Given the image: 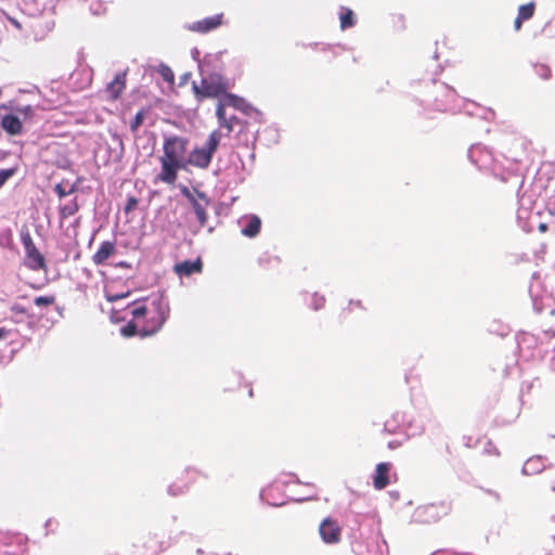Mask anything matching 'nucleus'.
Returning <instances> with one entry per match:
<instances>
[{"label": "nucleus", "instance_id": "nucleus-1", "mask_svg": "<svg viewBox=\"0 0 555 555\" xmlns=\"http://www.w3.org/2000/svg\"><path fill=\"white\" fill-rule=\"evenodd\" d=\"M168 313V305L160 297L152 300L150 307L134 302V308L131 310L133 319L140 321L141 337L156 334L163 327Z\"/></svg>", "mask_w": 555, "mask_h": 555}, {"label": "nucleus", "instance_id": "nucleus-2", "mask_svg": "<svg viewBox=\"0 0 555 555\" xmlns=\"http://www.w3.org/2000/svg\"><path fill=\"white\" fill-rule=\"evenodd\" d=\"M228 80L219 74H210L203 77L197 83L192 82V91L197 102H203L205 99H218L224 94L229 89Z\"/></svg>", "mask_w": 555, "mask_h": 555}, {"label": "nucleus", "instance_id": "nucleus-3", "mask_svg": "<svg viewBox=\"0 0 555 555\" xmlns=\"http://www.w3.org/2000/svg\"><path fill=\"white\" fill-rule=\"evenodd\" d=\"M221 132L219 130H214L206 142V145L201 149H194L188 158V164L206 169L211 163V158L214 153L217 151L220 140H221Z\"/></svg>", "mask_w": 555, "mask_h": 555}, {"label": "nucleus", "instance_id": "nucleus-4", "mask_svg": "<svg viewBox=\"0 0 555 555\" xmlns=\"http://www.w3.org/2000/svg\"><path fill=\"white\" fill-rule=\"evenodd\" d=\"M186 150L188 140L178 135H172L165 139L163 145V155L160 157L184 168Z\"/></svg>", "mask_w": 555, "mask_h": 555}, {"label": "nucleus", "instance_id": "nucleus-5", "mask_svg": "<svg viewBox=\"0 0 555 555\" xmlns=\"http://www.w3.org/2000/svg\"><path fill=\"white\" fill-rule=\"evenodd\" d=\"M182 194L190 202L198 220L199 227H206L208 222L207 208L210 206V198L204 192L198 190L191 192L188 188H183Z\"/></svg>", "mask_w": 555, "mask_h": 555}, {"label": "nucleus", "instance_id": "nucleus-6", "mask_svg": "<svg viewBox=\"0 0 555 555\" xmlns=\"http://www.w3.org/2000/svg\"><path fill=\"white\" fill-rule=\"evenodd\" d=\"M319 532L326 544H336L341 540V527L338 521L332 517H326L322 520Z\"/></svg>", "mask_w": 555, "mask_h": 555}, {"label": "nucleus", "instance_id": "nucleus-7", "mask_svg": "<svg viewBox=\"0 0 555 555\" xmlns=\"http://www.w3.org/2000/svg\"><path fill=\"white\" fill-rule=\"evenodd\" d=\"M22 243L29 261L28 267L33 270L43 269L46 266L44 257L37 249L31 236L28 233L22 236Z\"/></svg>", "mask_w": 555, "mask_h": 555}, {"label": "nucleus", "instance_id": "nucleus-8", "mask_svg": "<svg viewBox=\"0 0 555 555\" xmlns=\"http://www.w3.org/2000/svg\"><path fill=\"white\" fill-rule=\"evenodd\" d=\"M451 513V503L439 501L422 506L421 514L426 521H437Z\"/></svg>", "mask_w": 555, "mask_h": 555}, {"label": "nucleus", "instance_id": "nucleus-9", "mask_svg": "<svg viewBox=\"0 0 555 555\" xmlns=\"http://www.w3.org/2000/svg\"><path fill=\"white\" fill-rule=\"evenodd\" d=\"M160 171L155 178V182H163L169 185H173L178 178V172L182 167L169 160H165L159 157Z\"/></svg>", "mask_w": 555, "mask_h": 555}, {"label": "nucleus", "instance_id": "nucleus-10", "mask_svg": "<svg viewBox=\"0 0 555 555\" xmlns=\"http://www.w3.org/2000/svg\"><path fill=\"white\" fill-rule=\"evenodd\" d=\"M223 14L205 17L201 21L194 22L189 26V29L199 34H207L217 29L222 25Z\"/></svg>", "mask_w": 555, "mask_h": 555}, {"label": "nucleus", "instance_id": "nucleus-11", "mask_svg": "<svg viewBox=\"0 0 555 555\" xmlns=\"http://www.w3.org/2000/svg\"><path fill=\"white\" fill-rule=\"evenodd\" d=\"M391 463H378L373 475V487L376 490H383L390 483Z\"/></svg>", "mask_w": 555, "mask_h": 555}, {"label": "nucleus", "instance_id": "nucleus-12", "mask_svg": "<svg viewBox=\"0 0 555 555\" xmlns=\"http://www.w3.org/2000/svg\"><path fill=\"white\" fill-rule=\"evenodd\" d=\"M127 74L126 72L118 73L106 88L105 93L109 101H116L126 89Z\"/></svg>", "mask_w": 555, "mask_h": 555}, {"label": "nucleus", "instance_id": "nucleus-13", "mask_svg": "<svg viewBox=\"0 0 555 555\" xmlns=\"http://www.w3.org/2000/svg\"><path fill=\"white\" fill-rule=\"evenodd\" d=\"M201 477V473L196 469H186L184 470L177 479V481L171 486V490L176 494L177 492H183L189 488L190 483H194Z\"/></svg>", "mask_w": 555, "mask_h": 555}, {"label": "nucleus", "instance_id": "nucleus-14", "mask_svg": "<svg viewBox=\"0 0 555 555\" xmlns=\"http://www.w3.org/2000/svg\"><path fill=\"white\" fill-rule=\"evenodd\" d=\"M203 271V262L201 258L196 260H184L182 262L176 263L173 267V272L179 276H190L194 273H201Z\"/></svg>", "mask_w": 555, "mask_h": 555}, {"label": "nucleus", "instance_id": "nucleus-15", "mask_svg": "<svg viewBox=\"0 0 555 555\" xmlns=\"http://www.w3.org/2000/svg\"><path fill=\"white\" fill-rule=\"evenodd\" d=\"M116 253V244L112 241L101 243L99 249L93 254L92 261L96 266L104 264L108 258Z\"/></svg>", "mask_w": 555, "mask_h": 555}, {"label": "nucleus", "instance_id": "nucleus-16", "mask_svg": "<svg viewBox=\"0 0 555 555\" xmlns=\"http://www.w3.org/2000/svg\"><path fill=\"white\" fill-rule=\"evenodd\" d=\"M220 100L225 106H231L235 109L243 112L244 114H248L253 109L251 105L247 103L245 99L236 94L229 93L228 91H225L224 94L221 95Z\"/></svg>", "mask_w": 555, "mask_h": 555}, {"label": "nucleus", "instance_id": "nucleus-17", "mask_svg": "<svg viewBox=\"0 0 555 555\" xmlns=\"http://www.w3.org/2000/svg\"><path fill=\"white\" fill-rule=\"evenodd\" d=\"M1 127L7 133L11 135H18L23 131L22 120L18 116L13 114L2 115Z\"/></svg>", "mask_w": 555, "mask_h": 555}, {"label": "nucleus", "instance_id": "nucleus-18", "mask_svg": "<svg viewBox=\"0 0 555 555\" xmlns=\"http://www.w3.org/2000/svg\"><path fill=\"white\" fill-rule=\"evenodd\" d=\"M261 220L257 216H251L247 224L243 228L242 233L247 237H255L260 232Z\"/></svg>", "mask_w": 555, "mask_h": 555}, {"label": "nucleus", "instance_id": "nucleus-19", "mask_svg": "<svg viewBox=\"0 0 555 555\" xmlns=\"http://www.w3.org/2000/svg\"><path fill=\"white\" fill-rule=\"evenodd\" d=\"M542 459L540 456L530 457L525 462L522 472L526 475H533L540 473L542 470Z\"/></svg>", "mask_w": 555, "mask_h": 555}, {"label": "nucleus", "instance_id": "nucleus-20", "mask_svg": "<svg viewBox=\"0 0 555 555\" xmlns=\"http://www.w3.org/2000/svg\"><path fill=\"white\" fill-rule=\"evenodd\" d=\"M339 20H340V28L343 30H345L347 28H351L356 24L354 13L349 8H341L340 14H339Z\"/></svg>", "mask_w": 555, "mask_h": 555}, {"label": "nucleus", "instance_id": "nucleus-21", "mask_svg": "<svg viewBox=\"0 0 555 555\" xmlns=\"http://www.w3.org/2000/svg\"><path fill=\"white\" fill-rule=\"evenodd\" d=\"M79 210V205L76 199L61 206L59 208L61 219H68Z\"/></svg>", "mask_w": 555, "mask_h": 555}, {"label": "nucleus", "instance_id": "nucleus-22", "mask_svg": "<svg viewBox=\"0 0 555 555\" xmlns=\"http://www.w3.org/2000/svg\"><path fill=\"white\" fill-rule=\"evenodd\" d=\"M541 480L544 487L555 491V467L550 466L548 468L544 469Z\"/></svg>", "mask_w": 555, "mask_h": 555}, {"label": "nucleus", "instance_id": "nucleus-23", "mask_svg": "<svg viewBox=\"0 0 555 555\" xmlns=\"http://www.w3.org/2000/svg\"><path fill=\"white\" fill-rule=\"evenodd\" d=\"M120 332L125 337H131L137 334L140 335V321L135 319L131 320L125 326L121 327Z\"/></svg>", "mask_w": 555, "mask_h": 555}, {"label": "nucleus", "instance_id": "nucleus-24", "mask_svg": "<svg viewBox=\"0 0 555 555\" xmlns=\"http://www.w3.org/2000/svg\"><path fill=\"white\" fill-rule=\"evenodd\" d=\"M534 12H535L534 2H529V3L522 4L518 9V15L520 16V18H524L525 21L530 20L534 15Z\"/></svg>", "mask_w": 555, "mask_h": 555}, {"label": "nucleus", "instance_id": "nucleus-25", "mask_svg": "<svg viewBox=\"0 0 555 555\" xmlns=\"http://www.w3.org/2000/svg\"><path fill=\"white\" fill-rule=\"evenodd\" d=\"M158 73L162 76V78L166 82H168L170 86L175 85V73L172 72V69L169 66L160 65Z\"/></svg>", "mask_w": 555, "mask_h": 555}, {"label": "nucleus", "instance_id": "nucleus-26", "mask_svg": "<svg viewBox=\"0 0 555 555\" xmlns=\"http://www.w3.org/2000/svg\"><path fill=\"white\" fill-rule=\"evenodd\" d=\"M145 115H146V111L145 109H140L133 120L130 122V129L133 133H135L139 128L142 126L143 121H144V118H145Z\"/></svg>", "mask_w": 555, "mask_h": 555}, {"label": "nucleus", "instance_id": "nucleus-27", "mask_svg": "<svg viewBox=\"0 0 555 555\" xmlns=\"http://www.w3.org/2000/svg\"><path fill=\"white\" fill-rule=\"evenodd\" d=\"M363 309V306L361 304L360 300H350L348 306L346 308H344L340 312V318L343 320H347L349 314L354 310V309Z\"/></svg>", "mask_w": 555, "mask_h": 555}, {"label": "nucleus", "instance_id": "nucleus-28", "mask_svg": "<svg viewBox=\"0 0 555 555\" xmlns=\"http://www.w3.org/2000/svg\"><path fill=\"white\" fill-rule=\"evenodd\" d=\"M34 302L38 307H49V306L54 305L55 296H53V295L39 296V297L35 298Z\"/></svg>", "mask_w": 555, "mask_h": 555}, {"label": "nucleus", "instance_id": "nucleus-29", "mask_svg": "<svg viewBox=\"0 0 555 555\" xmlns=\"http://www.w3.org/2000/svg\"><path fill=\"white\" fill-rule=\"evenodd\" d=\"M76 191V185L73 184L68 190L65 189V186L63 185V183H57L55 186H54V192L57 194V196L60 198L62 197H65L67 195H70L73 194L74 192Z\"/></svg>", "mask_w": 555, "mask_h": 555}, {"label": "nucleus", "instance_id": "nucleus-30", "mask_svg": "<svg viewBox=\"0 0 555 555\" xmlns=\"http://www.w3.org/2000/svg\"><path fill=\"white\" fill-rule=\"evenodd\" d=\"M225 107L227 106L222 103V101L218 100L217 107H216V116H217L219 126H221L222 122H225V119H227Z\"/></svg>", "mask_w": 555, "mask_h": 555}, {"label": "nucleus", "instance_id": "nucleus-31", "mask_svg": "<svg viewBox=\"0 0 555 555\" xmlns=\"http://www.w3.org/2000/svg\"><path fill=\"white\" fill-rule=\"evenodd\" d=\"M535 73L542 78V79H550L552 76V70L548 66L544 64H537L534 66Z\"/></svg>", "mask_w": 555, "mask_h": 555}, {"label": "nucleus", "instance_id": "nucleus-32", "mask_svg": "<svg viewBox=\"0 0 555 555\" xmlns=\"http://www.w3.org/2000/svg\"><path fill=\"white\" fill-rule=\"evenodd\" d=\"M240 124V119L236 116L227 117L225 122H222L221 128L227 129V133L230 134L234 127Z\"/></svg>", "mask_w": 555, "mask_h": 555}, {"label": "nucleus", "instance_id": "nucleus-33", "mask_svg": "<svg viewBox=\"0 0 555 555\" xmlns=\"http://www.w3.org/2000/svg\"><path fill=\"white\" fill-rule=\"evenodd\" d=\"M15 173L14 168L0 169V188Z\"/></svg>", "mask_w": 555, "mask_h": 555}, {"label": "nucleus", "instance_id": "nucleus-34", "mask_svg": "<svg viewBox=\"0 0 555 555\" xmlns=\"http://www.w3.org/2000/svg\"><path fill=\"white\" fill-rule=\"evenodd\" d=\"M138 204H139V201L137 197L129 196L127 199V203L125 205V208H124L125 212L126 214L131 212L132 210H134L137 208Z\"/></svg>", "mask_w": 555, "mask_h": 555}, {"label": "nucleus", "instance_id": "nucleus-35", "mask_svg": "<svg viewBox=\"0 0 555 555\" xmlns=\"http://www.w3.org/2000/svg\"><path fill=\"white\" fill-rule=\"evenodd\" d=\"M17 113L24 116L25 119L31 118L34 116V108L30 105H26L23 107L16 108Z\"/></svg>", "mask_w": 555, "mask_h": 555}, {"label": "nucleus", "instance_id": "nucleus-36", "mask_svg": "<svg viewBox=\"0 0 555 555\" xmlns=\"http://www.w3.org/2000/svg\"><path fill=\"white\" fill-rule=\"evenodd\" d=\"M129 294L130 292L119 294L106 293V300L109 302H115L119 299L126 298Z\"/></svg>", "mask_w": 555, "mask_h": 555}, {"label": "nucleus", "instance_id": "nucleus-37", "mask_svg": "<svg viewBox=\"0 0 555 555\" xmlns=\"http://www.w3.org/2000/svg\"><path fill=\"white\" fill-rule=\"evenodd\" d=\"M525 22L524 18H520V16L517 14V17L514 21V28L515 30H519L521 28L522 23Z\"/></svg>", "mask_w": 555, "mask_h": 555}, {"label": "nucleus", "instance_id": "nucleus-38", "mask_svg": "<svg viewBox=\"0 0 555 555\" xmlns=\"http://www.w3.org/2000/svg\"><path fill=\"white\" fill-rule=\"evenodd\" d=\"M485 492H486L487 494H489V495L493 496V499H494L495 501H499V500H500V495H499V493H498V492L492 491V490H486Z\"/></svg>", "mask_w": 555, "mask_h": 555}, {"label": "nucleus", "instance_id": "nucleus-39", "mask_svg": "<svg viewBox=\"0 0 555 555\" xmlns=\"http://www.w3.org/2000/svg\"><path fill=\"white\" fill-rule=\"evenodd\" d=\"M9 331L4 327H0V339L7 337Z\"/></svg>", "mask_w": 555, "mask_h": 555}, {"label": "nucleus", "instance_id": "nucleus-40", "mask_svg": "<svg viewBox=\"0 0 555 555\" xmlns=\"http://www.w3.org/2000/svg\"><path fill=\"white\" fill-rule=\"evenodd\" d=\"M546 230H547V225H546L545 223H541V224L539 225V231H540V232H545Z\"/></svg>", "mask_w": 555, "mask_h": 555}, {"label": "nucleus", "instance_id": "nucleus-41", "mask_svg": "<svg viewBox=\"0 0 555 555\" xmlns=\"http://www.w3.org/2000/svg\"><path fill=\"white\" fill-rule=\"evenodd\" d=\"M12 310L13 311H17V312H23V310L21 308H17V307H13Z\"/></svg>", "mask_w": 555, "mask_h": 555}]
</instances>
